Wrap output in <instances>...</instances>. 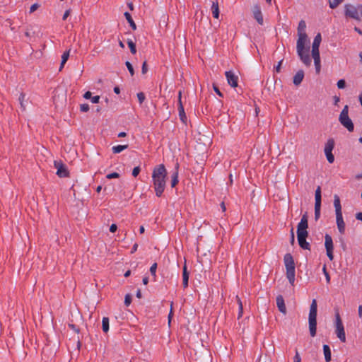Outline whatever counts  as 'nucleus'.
<instances>
[{"mask_svg": "<svg viewBox=\"0 0 362 362\" xmlns=\"http://www.w3.org/2000/svg\"><path fill=\"white\" fill-rule=\"evenodd\" d=\"M167 170L163 164L156 165L152 173V180L156 192L158 197H161L166 184Z\"/></svg>", "mask_w": 362, "mask_h": 362, "instance_id": "nucleus-1", "label": "nucleus"}, {"mask_svg": "<svg viewBox=\"0 0 362 362\" xmlns=\"http://www.w3.org/2000/svg\"><path fill=\"white\" fill-rule=\"evenodd\" d=\"M298 39L296 43L297 54L301 62L307 66L311 64V58L310 56V46L306 45L308 42L306 33H298Z\"/></svg>", "mask_w": 362, "mask_h": 362, "instance_id": "nucleus-2", "label": "nucleus"}, {"mask_svg": "<svg viewBox=\"0 0 362 362\" xmlns=\"http://www.w3.org/2000/svg\"><path fill=\"white\" fill-rule=\"evenodd\" d=\"M284 262L286 270V278L291 286L294 285L295 282V262L293 256L291 253H286L284 257Z\"/></svg>", "mask_w": 362, "mask_h": 362, "instance_id": "nucleus-3", "label": "nucleus"}, {"mask_svg": "<svg viewBox=\"0 0 362 362\" xmlns=\"http://www.w3.org/2000/svg\"><path fill=\"white\" fill-rule=\"evenodd\" d=\"M317 304L315 299L312 300L310 307V312L308 316L309 330L310 336L314 337L316 335L317 330Z\"/></svg>", "mask_w": 362, "mask_h": 362, "instance_id": "nucleus-4", "label": "nucleus"}, {"mask_svg": "<svg viewBox=\"0 0 362 362\" xmlns=\"http://www.w3.org/2000/svg\"><path fill=\"white\" fill-rule=\"evenodd\" d=\"M344 16L346 18L361 21L362 18V4L354 6L351 4H346L344 5Z\"/></svg>", "mask_w": 362, "mask_h": 362, "instance_id": "nucleus-5", "label": "nucleus"}, {"mask_svg": "<svg viewBox=\"0 0 362 362\" xmlns=\"http://www.w3.org/2000/svg\"><path fill=\"white\" fill-rule=\"evenodd\" d=\"M340 123L347 129L350 132H352L354 129V125L351 119L349 117V107L345 105L341 112L339 117Z\"/></svg>", "mask_w": 362, "mask_h": 362, "instance_id": "nucleus-6", "label": "nucleus"}, {"mask_svg": "<svg viewBox=\"0 0 362 362\" xmlns=\"http://www.w3.org/2000/svg\"><path fill=\"white\" fill-rule=\"evenodd\" d=\"M335 334L341 342L346 341L344 327L338 312L335 314Z\"/></svg>", "mask_w": 362, "mask_h": 362, "instance_id": "nucleus-7", "label": "nucleus"}, {"mask_svg": "<svg viewBox=\"0 0 362 362\" xmlns=\"http://www.w3.org/2000/svg\"><path fill=\"white\" fill-rule=\"evenodd\" d=\"M334 148V141L333 139H329L325 146V153L327 161L332 163L334 161V156L332 151Z\"/></svg>", "mask_w": 362, "mask_h": 362, "instance_id": "nucleus-8", "label": "nucleus"}, {"mask_svg": "<svg viewBox=\"0 0 362 362\" xmlns=\"http://www.w3.org/2000/svg\"><path fill=\"white\" fill-rule=\"evenodd\" d=\"M325 247L326 249L327 255L330 261H332L334 259L333 250H334V245L333 240L329 234H326L325 235Z\"/></svg>", "mask_w": 362, "mask_h": 362, "instance_id": "nucleus-9", "label": "nucleus"}, {"mask_svg": "<svg viewBox=\"0 0 362 362\" xmlns=\"http://www.w3.org/2000/svg\"><path fill=\"white\" fill-rule=\"evenodd\" d=\"M54 165L55 168L57 170V175L59 177H69V173L68 171L67 167L61 160H55L54 163Z\"/></svg>", "mask_w": 362, "mask_h": 362, "instance_id": "nucleus-10", "label": "nucleus"}, {"mask_svg": "<svg viewBox=\"0 0 362 362\" xmlns=\"http://www.w3.org/2000/svg\"><path fill=\"white\" fill-rule=\"evenodd\" d=\"M308 228V214L303 215L300 221L297 226V234H308L307 229Z\"/></svg>", "mask_w": 362, "mask_h": 362, "instance_id": "nucleus-11", "label": "nucleus"}, {"mask_svg": "<svg viewBox=\"0 0 362 362\" xmlns=\"http://www.w3.org/2000/svg\"><path fill=\"white\" fill-rule=\"evenodd\" d=\"M228 83L233 88L238 86V76L232 71H227L225 73Z\"/></svg>", "mask_w": 362, "mask_h": 362, "instance_id": "nucleus-12", "label": "nucleus"}, {"mask_svg": "<svg viewBox=\"0 0 362 362\" xmlns=\"http://www.w3.org/2000/svg\"><path fill=\"white\" fill-rule=\"evenodd\" d=\"M178 112H179V117L180 120L183 123L187 122V116L185 112L184 106L182 103V91L179 90L178 92Z\"/></svg>", "mask_w": 362, "mask_h": 362, "instance_id": "nucleus-13", "label": "nucleus"}, {"mask_svg": "<svg viewBox=\"0 0 362 362\" xmlns=\"http://www.w3.org/2000/svg\"><path fill=\"white\" fill-rule=\"evenodd\" d=\"M322 41V36L320 33H317L313 40L312 45V55H320L319 47Z\"/></svg>", "mask_w": 362, "mask_h": 362, "instance_id": "nucleus-14", "label": "nucleus"}, {"mask_svg": "<svg viewBox=\"0 0 362 362\" xmlns=\"http://www.w3.org/2000/svg\"><path fill=\"white\" fill-rule=\"evenodd\" d=\"M252 13L254 18L257 21L259 25H263L264 19L262 13L261 8L258 4H255L252 8Z\"/></svg>", "mask_w": 362, "mask_h": 362, "instance_id": "nucleus-15", "label": "nucleus"}, {"mask_svg": "<svg viewBox=\"0 0 362 362\" xmlns=\"http://www.w3.org/2000/svg\"><path fill=\"white\" fill-rule=\"evenodd\" d=\"M308 234H297V238L299 246L303 250H310V245L308 242L306 241V238Z\"/></svg>", "mask_w": 362, "mask_h": 362, "instance_id": "nucleus-16", "label": "nucleus"}, {"mask_svg": "<svg viewBox=\"0 0 362 362\" xmlns=\"http://www.w3.org/2000/svg\"><path fill=\"white\" fill-rule=\"evenodd\" d=\"M336 222L337 228L339 230V232L343 235L345 233V223L343 219V216L341 214H337L336 215Z\"/></svg>", "mask_w": 362, "mask_h": 362, "instance_id": "nucleus-17", "label": "nucleus"}, {"mask_svg": "<svg viewBox=\"0 0 362 362\" xmlns=\"http://www.w3.org/2000/svg\"><path fill=\"white\" fill-rule=\"evenodd\" d=\"M276 305L279 310L283 313L286 314V307L284 303V297L281 295H279L276 297Z\"/></svg>", "mask_w": 362, "mask_h": 362, "instance_id": "nucleus-18", "label": "nucleus"}, {"mask_svg": "<svg viewBox=\"0 0 362 362\" xmlns=\"http://www.w3.org/2000/svg\"><path fill=\"white\" fill-rule=\"evenodd\" d=\"M304 78V71L298 70L293 76V83L295 86H299L303 81Z\"/></svg>", "mask_w": 362, "mask_h": 362, "instance_id": "nucleus-19", "label": "nucleus"}, {"mask_svg": "<svg viewBox=\"0 0 362 362\" xmlns=\"http://www.w3.org/2000/svg\"><path fill=\"white\" fill-rule=\"evenodd\" d=\"M189 272L187 269L186 264H184L182 269V286L185 288L188 286Z\"/></svg>", "mask_w": 362, "mask_h": 362, "instance_id": "nucleus-20", "label": "nucleus"}, {"mask_svg": "<svg viewBox=\"0 0 362 362\" xmlns=\"http://www.w3.org/2000/svg\"><path fill=\"white\" fill-rule=\"evenodd\" d=\"M334 206L335 208V213L337 214H341V205L340 202L339 197L337 194L334 196Z\"/></svg>", "mask_w": 362, "mask_h": 362, "instance_id": "nucleus-21", "label": "nucleus"}, {"mask_svg": "<svg viewBox=\"0 0 362 362\" xmlns=\"http://www.w3.org/2000/svg\"><path fill=\"white\" fill-rule=\"evenodd\" d=\"M178 168H179V165H178V163H177L176 166H175V171L173 173L172 177H171V178H172L171 187H175L179 182Z\"/></svg>", "mask_w": 362, "mask_h": 362, "instance_id": "nucleus-22", "label": "nucleus"}, {"mask_svg": "<svg viewBox=\"0 0 362 362\" xmlns=\"http://www.w3.org/2000/svg\"><path fill=\"white\" fill-rule=\"evenodd\" d=\"M323 352L325 355V360L326 362H329L332 360L331 349L327 344L323 345Z\"/></svg>", "mask_w": 362, "mask_h": 362, "instance_id": "nucleus-23", "label": "nucleus"}, {"mask_svg": "<svg viewBox=\"0 0 362 362\" xmlns=\"http://www.w3.org/2000/svg\"><path fill=\"white\" fill-rule=\"evenodd\" d=\"M211 11L213 17L218 19L219 18V8L218 1H214L211 5Z\"/></svg>", "mask_w": 362, "mask_h": 362, "instance_id": "nucleus-24", "label": "nucleus"}, {"mask_svg": "<svg viewBox=\"0 0 362 362\" xmlns=\"http://www.w3.org/2000/svg\"><path fill=\"white\" fill-rule=\"evenodd\" d=\"M124 15L125 16L126 20L129 23L130 27L132 28V30H135L136 29V25L133 21L131 14L129 12H125Z\"/></svg>", "mask_w": 362, "mask_h": 362, "instance_id": "nucleus-25", "label": "nucleus"}, {"mask_svg": "<svg viewBox=\"0 0 362 362\" xmlns=\"http://www.w3.org/2000/svg\"><path fill=\"white\" fill-rule=\"evenodd\" d=\"M313 59H314V64L315 66L316 72L317 74L320 71V55H312Z\"/></svg>", "mask_w": 362, "mask_h": 362, "instance_id": "nucleus-26", "label": "nucleus"}, {"mask_svg": "<svg viewBox=\"0 0 362 362\" xmlns=\"http://www.w3.org/2000/svg\"><path fill=\"white\" fill-rule=\"evenodd\" d=\"M128 148V145H117L115 146L112 148V152L114 153H119L122 151L127 149Z\"/></svg>", "mask_w": 362, "mask_h": 362, "instance_id": "nucleus-27", "label": "nucleus"}, {"mask_svg": "<svg viewBox=\"0 0 362 362\" xmlns=\"http://www.w3.org/2000/svg\"><path fill=\"white\" fill-rule=\"evenodd\" d=\"M257 362H272L271 357L267 354H260Z\"/></svg>", "mask_w": 362, "mask_h": 362, "instance_id": "nucleus-28", "label": "nucleus"}, {"mask_svg": "<svg viewBox=\"0 0 362 362\" xmlns=\"http://www.w3.org/2000/svg\"><path fill=\"white\" fill-rule=\"evenodd\" d=\"M102 327L104 332L107 333L109 330V318L104 317L102 320Z\"/></svg>", "mask_w": 362, "mask_h": 362, "instance_id": "nucleus-29", "label": "nucleus"}, {"mask_svg": "<svg viewBox=\"0 0 362 362\" xmlns=\"http://www.w3.org/2000/svg\"><path fill=\"white\" fill-rule=\"evenodd\" d=\"M237 302L238 304V319H240L243 316V303L240 300V298L237 296H236Z\"/></svg>", "mask_w": 362, "mask_h": 362, "instance_id": "nucleus-30", "label": "nucleus"}, {"mask_svg": "<svg viewBox=\"0 0 362 362\" xmlns=\"http://www.w3.org/2000/svg\"><path fill=\"white\" fill-rule=\"evenodd\" d=\"M344 0H329V6L332 9L336 8L340 4H341Z\"/></svg>", "mask_w": 362, "mask_h": 362, "instance_id": "nucleus-31", "label": "nucleus"}, {"mask_svg": "<svg viewBox=\"0 0 362 362\" xmlns=\"http://www.w3.org/2000/svg\"><path fill=\"white\" fill-rule=\"evenodd\" d=\"M127 45H128L129 48L130 49L131 53L133 54H135L136 53V44L132 40L128 39Z\"/></svg>", "mask_w": 362, "mask_h": 362, "instance_id": "nucleus-32", "label": "nucleus"}, {"mask_svg": "<svg viewBox=\"0 0 362 362\" xmlns=\"http://www.w3.org/2000/svg\"><path fill=\"white\" fill-rule=\"evenodd\" d=\"M305 28H306V23H305V21L301 20L298 23V34L305 33Z\"/></svg>", "mask_w": 362, "mask_h": 362, "instance_id": "nucleus-33", "label": "nucleus"}, {"mask_svg": "<svg viewBox=\"0 0 362 362\" xmlns=\"http://www.w3.org/2000/svg\"><path fill=\"white\" fill-rule=\"evenodd\" d=\"M315 201H322L321 187L320 186L315 190Z\"/></svg>", "mask_w": 362, "mask_h": 362, "instance_id": "nucleus-34", "label": "nucleus"}, {"mask_svg": "<svg viewBox=\"0 0 362 362\" xmlns=\"http://www.w3.org/2000/svg\"><path fill=\"white\" fill-rule=\"evenodd\" d=\"M125 65H126L129 72L130 73L131 76H134V69L132 64L129 62L127 61L125 62Z\"/></svg>", "mask_w": 362, "mask_h": 362, "instance_id": "nucleus-35", "label": "nucleus"}, {"mask_svg": "<svg viewBox=\"0 0 362 362\" xmlns=\"http://www.w3.org/2000/svg\"><path fill=\"white\" fill-rule=\"evenodd\" d=\"M132 296L129 293L126 294L124 297V305L129 306L132 303Z\"/></svg>", "mask_w": 362, "mask_h": 362, "instance_id": "nucleus-36", "label": "nucleus"}, {"mask_svg": "<svg viewBox=\"0 0 362 362\" xmlns=\"http://www.w3.org/2000/svg\"><path fill=\"white\" fill-rule=\"evenodd\" d=\"M137 98H138V100H139V103L142 104L146 98V96L143 92H139L137 93Z\"/></svg>", "mask_w": 362, "mask_h": 362, "instance_id": "nucleus-37", "label": "nucleus"}, {"mask_svg": "<svg viewBox=\"0 0 362 362\" xmlns=\"http://www.w3.org/2000/svg\"><path fill=\"white\" fill-rule=\"evenodd\" d=\"M156 269H157V263H153L151 265V267H150V272H151V275H153L154 277L156 276Z\"/></svg>", "mask_w": 362, "mask_h": 362, "instance_id": "nucleus-38", "label": "nucleus"}, {"mask_svg": "<svg viewBox=\"0 0 362 362\" xmlns=\"http://www.w3.org/2000/svg\"><path fill=\"white\" fill-rule=\"evenodd\" d=\"M337 87L339 89H343L346 87V81L344 79H340L337 81Z\"/></svg>", "mask_w": 362, "mask_h": 362, "instance_id": "nucleus-39", "label": "nucleus"}, {"mask_svg": "<svg viewBox=\"0 0 362 362\" xmlns=\"http://www.w3.org/2000/svg\"><path fill=\"white\" fill-rule=\"evenodd\" d=\"M70 50L65 51L62 56V61L66 62L69 59Z\"/></svg>", "mask_w": 362, "mask_h": 362, "instance_id": "nucleus-40", "label": "nucleus"}, {"mask_svg": "<svg viewBox=\"0 0 362 362\" xmlns=\"http://www.w3.org/2000/svg\"><path fill=\"white\" fill-rule=\"evenodd\" d=\"M90 107L87 103H83L80 105V110L83 112H86L89 110Z\"/></svg>", "mask_w": 362, "mask_h": 362, "instance_id": "nucleus-41", "label": "nucleus"}, {"mask_svg": "<svg viewBox=\"0 0 362 362\" xmlns=\"http://www.w3.org/2000/svg\"><path fill=\"white\" fill-rule=\"evenodd\" d=\"M141 172V168L139 166L134 167L132 170V175L136 177L138 176L139 173Z\"/></svg>", "mask_w": 362, "mask_h": 362, "instance_id": "nucleus-42", "label": "nucleus"}, {"mask_svg": "<svg viewBox=\"0 0 362 362\" xmlns=\"http://www.w3.org/2000/svg\"><path fill=\"white\" fill-rule=\"evenodd\" d=\"M106 177L107 179H113V178H118L119 177V174L115 172V173H109L106 175Z\"/></svg>", "mask_w": 362, "mask_h": 362, "instance_id": "nucleus-43", "label": "nucleus"}, {"mask_svg": "<svg viewBox=\"0 0 362 362\" xmlns=\"http://www.w3.org/2000/svg\"><path fill=\"white\" fill-rule=\"evenodd\" d=\"M213 88H214V90L216 93V94L219 96V97H221L223 98V93L220 91L218 87L215 85V84H213Z\"/></svg>", "mask_w": 362, "mask_h": 362, "instance_id": "nucleus-44", "label": "nucleus"}, {"mask_svg": "<svg viewBox=\"0 0 362 362\" xmlns=\"http://www.w3.org/2000/svg\"><path fill=\"white\" fill-rule=\"evenodd\" d=\"M68 326H69V328H71V329L72 330H74L75 332H76V333H79V332H80V329H79L78 327H76L75 325L69 323V324L68 325Z\"/></svg>", "mask_w": 362, "mask_h": 362, "instance_id": "nucleus-45", "label": "nucleus"}, {"mask_svg": "<svg viewBox=\"0 0 362 362\" xmlns=\"http://www.w3.org/2000/svg\"><path fill=\"white\" fill-rule=\"evenodd\" d=\"M323 272L325 274L327 282L329 283V281H330V276H329V273L327 272V271L326 269V267L325 266H324V267H323Z\"/></svg>", "mask_w": 362, "mask_h": 362, "instance_id": "nucleus-46", "label": "nucleus"}, {"mask_svg": "<svg viewBox=\"0 0 362 362\" xmlns=\"http://www.w3.org/2000/svg\"><path fill=\"white\" fill-rule=\"evenodd\" d=\"M148 71V66H147V63L146 62H144L143 64H142V67H141V72L143 74H145Z\"/></svg>", "mask_w": 362, "mask_h": 362, "instance_id": "nucleus-47", "label": "nucleus"}, {"mask_svg": "<svg viewBox=\"0 0 362 362\" xmlns=\"http://www.w3.org/2000/svg\"><path fill=\"white\" fill-rule=\"evenodd\" d=\"M291 244L293 245L295 243V235L293 232V228L291 229V240H290Z\"/></svg>", "mask_w": 362, "mask_h": 362, "instance_id": "nucleus-48", "label": "nucleus"}, {"mask_svg": "<svg viewBox=\"0 0 362 362\" xmlns=\"http://www.w3.org/2000/svg\"><path fill=\"white\" fill-rule=\"evenodd\" d=\"M24 98H25V94L23 93H21L19 96V102H20V104L21 105V107H23V109H25V107L23 105V100H24Z\"/></svg>", "mask_w": 362, "mask_h": 362, "instance_id": "nucleus-49", "label": "nucleus"}, {"mask_svg": "<svg viewBox=\"0 0 362 362\" xmlns=\"http://www.w3.org/2000/svg\"><path fill=\"white\" fill-rule=\"evenodd\" d=\"M293 362H301L300 356L297 350L296 351V355L293 357Z\"/></svg>", "mask_w": 362, "mask_h": 362, "instance_id": "nucleus-50", "label": "nucleus"}, {"mask_svg": "<svg viewBox=\"0 0 362 362\" xmlns=\"http://www.w3.org/2000/svg\"><path fill=\"white\" fill-rule=\"evenodd\" d=\"M90 100H91V102L94 104L98 103L100 101V96L95 95V96L91 97Z\"/></svg>", "mask_w": 362, "mask_h": 362, "instance_id": "nucleus-51", "label": "nucleus"}, {"mask_svg": "<svg viewBox=\"0 0 362 362\" xmlns=\"http://www.w3.org/2000/svg\"><path fill=\"white\" fill-rule=\"evenodd\" d=\"M321 203L322 201H315V210H320L321 209Z\"/></svg>", "mask_w": 362, "mask_h": 362, "instance_id": "nucleus-52", "label": "nucleus"}, {"mask_svg": "<svg viewBox=\"0 0 362 362\" xmlns=\"http://www.w3.org/2000/svg\"><path fill=\"white\" fill-rule=\"evenodd\" d=\"M39 5L37 4H33L30 8V13H33L37 9Z\"/></svg>", "mask_w": 362, "mask_h": 362, "instance_id": "nucleus-53", "label": "nucleus"}, {"mask_svg": "<svg viewBox=\"0 0 362 362\" xmlns=\"http://www.w3.org/2000/svg\"><path fill=\"white\" fill-rule=\"evenodd\" d=\"M92 97V93L90 91H86L84 94H83V98L86 100H88V99H90Z\"/></svg>", "mask_w": 362, "mask_h": 362, "instance_id": "nucleus-54", "label": "nucleus"}, {"mask_svg": "<svg viewBox=\"0 0 362 362\" xmlns=\"http://www.w3.org/2000/svg\"><path fill=\"white\" fill-rule=\"evenodd\" d=\"M117 229V225H116V224H115V223H112V224L110 226V231L111 233H115V232H116Z\"/></svg>", "mask_w": 362, "mask_h": 362, "instance_id": "nucleus-55", "label": "nucleus"}, {"mask_svg": "<svg viewBox=\"0 0 362 362\" xmlns=\"http://www.w3.org/2000/svg\"><path fill=\"white\" fill-rule=\"evenodd\" d=\"M282 61H283V60L279 61V62H278V64L275 66V68H274V69H275V71H276V72H280V71H281V64H282Z\"/></svg>", "mask_w": 362, "mask_h": 362, "instance_id": "nucleus-56", "label": "nucleus"}, {"mask_svg": "<svg viewBox=\"0 0 362 362\" xmlns=\"http://www.w3.org/2000/svg\"><path fill=\"white\" fill-rule=\"evenodd\" d=\"M172 305H173V303H171V306H172ZM173 316V308H170V313H169V314H168V323H169V324H170V322H171V319H172Z\"/></svg>", "mask_w": 362, "mask_h": 362, "instance_id": "nucleus-57", "label": "nucleus"}, {"mask_svg": "<svg viewBox=\"0 0 362 362\" xmlns=\"http://www.w3.org/2000/svg\"><path fill=\"white\" fill-rule=\"evenodd\" d=\"M320 216V210H315V219L317 221Z\"/></svg>", "mask_w": 362, "mask_h": 362, "instance_id": "nucleus-58", "label": "nucleus"}, {"mask_svg": "<svg viewBox=\"0 0 362 362\" xmlns=\"http://www.w3.org/2000/svg\"><path fill=\"white\" fill-rule=\"evenodd\" d=\"M70 14V10H66L62 17V19L65 21Z\"/></svg>", "mask_w": 362, "mask_h": 362, "instance_id": "nucleus-59", "label": "nucleus"}, {"mask_svg": "<svg viewBox=\"0 0 362 362\" xmlns=\"http://www.w3.org/2000/svg\"><path fill=\"white\" fill-rule=\"evenodd\" d=\"M137 248H138V244L137 243L134 244V245L132 246V250H131V253H134L137 250Z\"/></svg>", "mask_w": 362, "mask_h": 362, "instance_id": "nucleus-60", "label": "nucleus"}, {"mask_svg": "<svg viewBox=\"0 0 362 362\" xmlns=\"http://www.w3.org/2000/svg\"><path fill=\"white\" fill-rule=\"evenodd\" d=\"M339 100H340V98H339V96H337V95L334 96V105H337V104L339 102Z\"/></svg>", "mask_w": 362, "mask_h": 362, "instance_id": "nucleus-61", "label": "nucleus"}, {"mask_svg": "<svg viewBox=\"0 0 362 362\" xmlns=\"http://www.w3.org/2000/svg\"><path fill=\"white\" fill-rule=\"evenodd\" d=\"M356 218L357 220L362 221V212H358L356 214Z\"/></svg>", "mask_w": 362, "mask_h": 362, "instance_id": "nucleus-62", "label": "nucleus"}, {"mask_svg": "<svg viewBox=\"0 0 362 362\" xmlns=\"http://www.w3.org/2000/svg\"><path fill=\"white\" fill-rule=\"evenodd\" d=\"M136 296L138 298H141L142 295H141V291L140 289H138L137 291H136Z\"/></svg>", "mask_w": 362, "mask_h": 362, "instance_id": "nucleus-63", "label": "nucleus"}, {"mask_svg": "<svg viewBox=\"0 0 362 362\" xmlns=\"http://www.w3.org/2000/svg\"><path fill=\"white\" fill-rule=\"evenodd\" d=\"M358 316L360 318H362V305L358 307Z\"/></svg>", "mask_w": 362, "mask_h": 362, "instance_id": "nucleus-64", "label": "nucleus"}]
</instances>
